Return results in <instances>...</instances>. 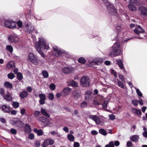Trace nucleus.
Here are the masks:
<instances>
[{
    "mask_svg": "<svg viewBox=\"0 0 147 147\" xmlns=\"http://www.w3.org/2000/svg\"><path fill=\"white\" fill-rule=\"evenodd\" d=\"M34 45L38 53L43 57L45 58V56L42 51L41 48L48 49L49 47L48 45H46L45 40L42 38H40L38 42H35Z\"/></svg>",
    "mask_w": 147,
    "mask_h": 147,
    "instance_id": "1",
    "label": "nucleus"
},
{
    "mask_svg": "<svg viewBox=\"0 0 147 147\" xmlns=\"http://www.w3.org/2000/svg\"><path fill=\"white\" fill-rule=\"evenodd\" d=\"M119 42L117 41L115 43L112 48L110 49L109 55L111 57L119 55Z\"/></svg>",
    "mask_w": 147,
    "mask_h": 147,
    "instance_id": "2",
    "label": "nucleus"
},
{
    "mask_svg": "<svg viewBox=\"0 0 147 147\" xmlns=\"http://www.w3.org/2000/svg\"><path fill=\"white\" fill-rule=\"evenodd\" d=\"M10 122L13 126L20 128H22L24 126L23 122L17 118H13L10 120Z\"/></svg>",
    "mask_w": 147,
    "mask_h": 147,
    "instance_id": "3",
    "label": "nucleus"
},
{
    "mask_svg": "<svg viewBox=\"0 0 147 147\" xmlns=\"http://www.w3.org/2000/svg\"><path fill=\"white\" fill-rule=\"evenodd\" d=\"M80 84L81 85L84 87L89 86L90 83V79L88 76H84L80 79Z\"/></svg>",
    "mask_w": 147,
    "mask_h": 147,
    "instance_id": "4",
    "label": "nucleus"
},
{
    "mask_svg": "<svg viewBox=\"0 0 147 147\" xmlns=\"http://www.w3.org/2000/svg\"><path fill=\"white\" fill-rule=\"evenodd\" d=\"M28 59L33 64L37 65L38 64V60L37 57L33 53H30L28 55Z\"/></svg>",
    "mask_w": 147,
    "mask_h": 147,
    "instance_id": "5",
    "label": "nucleus"
},
{
    "mask_svg": "<svg viewBox=\"0 0 147 147\" xmlns=\"http://www.w3.org/2000/svg\"><path fill=\"white\" fill-rule=\"evenodd\" d=\"M134 30L135 33L139 34V37H137V38L142 39L144 38V35L142 33L144 32V30L140 26L136 25Z\"/></svg>",
    "mask_w": 147,
    "mask_h": 147,
    "instance_id": "6",
    "label": "nucleus"
},
{
    "mask_svg": "<svg viewBox=\"0 0 147 147\" xmlns=\"http://www.w3.org/2000/svg\"><path fill=\"white\" fill-rule=\"evenodd\" d=\"M107 8L109 13L111 15L115 16L117 14V10L112 4L109 3L107 6Z\"/></svg>",
    "mask_w": 147,
    "mask_h": 147,
    "instance_id": "7",
    "label": "nucleus"
},
{
    "mask_svg": "<svg viewBox=\"0 0 147 147\" xmlns=\"http://www.w3.org/2000/svg\"><path fill=\"white\" fill-rule=\"evenodd\" d=\"M89 118L94 121L97 124H100L101 122L100 118L96 115H90Z\"/></svg>",
    "mask_w": 147,
    "mask_h": 147,
    "instance_id": "8",
    "label": "nucleus"
},
{
    "mask_svg": "<svg viewBox=\"0 0 147 147\" xmlns=\"http://www.w3.org/2000/svg\"><path fill=\"white\" fill-rule=\"evenodd\" d=\"M37 120L42 124H48L49 122L48 119L44 117H39L37 118Z\"/></svg>",
    "mask_w": 147,
    "mask_h": 147,
    "instance_id": "9",
    "label": "nucleus"
},
{
    "mask_svg": "<svg viewBox=\"0 0 147 147\" xmlns=\"http://www.w3.org/2000/svg\"><path fill=\"white\" fill-rule=\"evenodd\" d=\"M0 109L4 112L9 113L10 112L11 108L10 106L8 105H2L0 106Z\"/></svg>",
    "mask_w": 147,
    "mask_h": 147,
    "instance_id": "10",
    "label": "nucleus"
},
{
    "mask_svg": "<svg viewBox=\"0 0 147 147\" xmlns=\"http://www.w3.org/2000/svg\"><path fill=\"white\" fill-rule=\"evenodd\" d=\"M74 70V68L72 67H65L62 69L63 72L65 74H70Z\"/></svg>",
    "mask_w": 147,
    "mask_h": 147,
    "instance_id": "11",
    "label": "nucleus"
},
{
    "mask_svg": "<svg viewBox=\"0 0 147 147\" xmlns=\"http://www.w3.org/2000/svg\"><path fill=\"white\" fill-rule=\"evenodd\" d=\"M139 10L142 15L147 16V8L146 7L141 6L139 8Z\"/></svg>",
    "mask_w": 147,
    "mask_h": 147,
    "instance_id": "12",
    "label": "nucleus"
},
{
    "mask_svg": "<svg viewBox=\"0 0 147 147\" xmlns=\"http://www.w3.org/2000/svg\"><path fill=\"white\" fill-rule=\"evenodd\" d=\"M39 96L40 98L39 100V102L40 105H42L45 103V101L46 99V95L42 93L39 94Z\"/></svg>",
    "mask_w": 147,
    "mask_h": 147,
    "instance_id": "13",
    "label": "nucleus"
},
{
    "mask_svg": "<svg viewBox=\"0 0 147 147\" xmlns=\"http://www.w3.org/2000/svg\"><path fill=\"white\" fill-rule=\"evenodd\" d=\"M54 51L57 52L58 55H60L61 54H66V52L60 48H59L57 46H54L53 47Z\"/></svg>",
    "mask_w": 147,
    "mask_h": 147,
    "instance_id": "14",
    "label": "nucleus"
},
{
    "mask_svg": "<svg viewBox=\"0 0 147 147\" xmlns=\"http://www.w3.org/2000/svg\"><path fill=\"white\" fill-rule=\"evenodd\" d=\"M9 41L11 42L16 43L19 40V38L14 35H10L8 37Z\"/></svg>",
    "mask_w": 147,
    "mask_h": 147,
    "instance_id": "15",
    "label": "nucleus"
},
{
    "mask_svg": "<svg viewBox=\"0 0 147 147\" xmlns=\"http://www.w3.org/2000/svg\"><path fill=\"white\" fill-rule=\"evenodd\" d=\"M54 141L51 139L45 140L43 143V146H47L49 145H52L54 144Z\"/></svg>",
    "mask_w": 147,
    "mask_h": 147,
    "instance_id": "16",
    "label": "nucleus"
},
{
    "mask_svg": "<svg viewBox=\"0 0 147 147\" xmlns=\"http://www.w3.org/2000/svg\"><path fill=\"white\" fill-rule=\"evenodd\" d=\"M73 96L75 98H79L80 96V90L77 89L73 92Z\"/></svg>",
    "mask_w": 147,
    "mask_h": 147,
    "instance_id": "17",
    "label": "nucleus"
},
{
    "mask_svg": "<svg viewBox=\"0 0 147 147\" xmlns=\"http://www.w3.org/2000/svg\"><path fill=\"white\" fill-rule=\"evenodd\" d=\"M71 91V89L67 87L63 89L62 92V94L64 96H65L68 95Z\"/></svg>",
    "mask_w": 147,
    "mask_h": 147,
    "instance_id": "18",
    "label": "nucleus"
},
{
    "mask_svg": "<svg viewBox=\"0 0 147 147\" xmlns=\"http://www.w3.org/2000/svg\"><path fill=\"white\" fill-rule=\"evenodd\" d=\"M24 132L26 134H28L31 131L30 126L29 124H26L24 126Z\"/></svg>",
    "mask_w": 147,
    "mask_h": 147,
    "instance_id": "19",
    "label": "nucleus"
},
{
    "mask_svg": "<svg viewBox=\"0 0 147 147\" xmlns=\"http://www.w3.org/2000/svg\"><path fill=\"white\" fill-rule=\"evenodd\" d=\"M103 61V59L99 58H96L93 60V62L96 65H99L102 63Z\"/></svg>",
    "mask_w": 147,
    "mask_h": 147,
    "instance_id": "20",
    "label": "nucleus"
},
{
    "mask_svg": "<svg viewBox=\"0 0 147 147\" xmlns=\"http://www.w3.org/2000/svg\"><path fill=\"white\" fill-rule=\"evenodd\" d=\"M130 140L132 142H137L139 139V137L138 135H134L131 136L130 137Z\"/></svg>",
    "mask_w": 147,
    "mask_h": 147,
    "instance_id": "21",
    "label": "nucleus"
},
{
    "mask_svg": "<svg viewBox=\"0 0 147 147\" xmlns=\"http://www.w3.org/2000/svg\"><path fill=\"white\" fill-rule=\"evenodd\" d=\"M4 99L7 101H10L12 100V98L10 93H8L5 95L3 96Z\"/></svg>",
    "mask_w": 147,
    "mask_h": 147,
    "instance_id": "22",
    "label": "nucleus"
},
{
    "mask_svg": "<svg viewBox=\"0 0 147 147\" xmlns=\"http://www.w3.org/2000/svg\"><path fill=\"white\" fill-rule=\"evenodd\" d=\"M40 112L43 115L49 118L50 117L49 115L47 112L46 110L42 108H41Z\"/></svg>",
    "mask_w": 147,
    "mask_h": 147,
    "instance_id": "23",
    "label": "nucleus"
},
{
    "mask_svg": "<svg viewBox=\"0 0 147 147\" xmlns=\"http://www.w3.org/2000/svg\"><path fill=\"white\" fill-rule=\"evenodd\" d=\"M28 94L27 91H23L20 94L19 96L21 98L24 99L26 97Z\"/></svg>",
    "mask_w": 147,
    "mask_h": 147,
    "instance_id": "24",
    "label": "nucleus"
},
{
    "mask_svg": "<svg viewBox=\"0 0 147 147\" xmlns=\"http://www.w3.org/2000/svg\"><path fill=\"white\" fill-rule=\"evenodd\" d=\"M34 132L36 133L37 135L38 136H41L43 134V131L40 129L38 130L37 129L35 128L34 129Z\"/></svg>",
    "mask_w": 147,
    "mask_h": 147,
    "instance_id": "25",
    "label": "nucleus"
},
{
    "mask_svg": "<svg viewBox=\"0 0 147 147\" xmlns=\"http://www.w3.org/2000/svg\"><path fill=\"white\" fill-rule=\"evenodd\" d=\"M10 26H9V28L12 29H13L15 27L17 24V23L16 22L13 21H12L11 20H10Z\"/></svg>",
    "mask_w": 147,
    "mask_h": 147,
    "instance_id": "26",
    "label": "nucleus"
},
{
    "mask_svg": "<svg viewBox=\"0 0 147 147\" xmlns=\"http://www.w3.org/2000/svg\"><path fill=\"white\" fill-rule=\"evenodd\" d=\"M131 110L134 113L137 114L138 115H140L141 114V112L139 110L134 108H131Z\"/></svg>",
    "mask_w": 147,
    "mask_h": 147,
    "instance_id": "27",
    "label": "nucleus"
},
{
    "mask_svg": "<svg viewBox=\"0 0 147 147\" xmlns=\"http://www.w3.org/2000/svg\"><path fill=\"white\" fill-rule=\"evenodd\" d=\"M128 7L130 10L133 11H136L137 10L136 7L131 4L128 5Z\"/></svg>",
    "mask_w": 147,
    "mask_h": 147,
    "instance_id": "28",
    "label": "nucleus"
},
{
    "mask_svg": "<svg viewBox=\"0 0 147 147\" xmlns=\"http://www.w3.org/2000/svg\"><path fill=\"white\" fill-rule=\"evenodd\" d=\"M4 86L7 88H12V85L8 82H6L4 84Z\"/></svg>",
    "mask_w": 147,
    "mask_h": 147,
    "instance_id": "29",
    "label": "nucleus"
},
{
    "mask_svg": "<svg viewBox=\"0 0 147 147\" xmlns=\"http://www.w3.org/2000/svg\"><path fill=\"white\" fill-rule=\"evenodd\" d=\"M42 73L44 78H47L49 77V74L47 71H42Z\"/></svg>",
    "mask_w": 147,
    "mask_h": 147,
    "instance_id": "30",
    "label": "nucleus"
},
{
    "mask_svg": "<svg viewBox=\"0 0 147 147\" xmlns=\"http://www.w3.org/2000/svg\"><path fill=\"white\" fill-rule=\"evenodd\" d=\"M14 65V62L13 61H11L7 63V67L8 69H10Z\"/></svg>",
    "mask_w": 147,
    "mask_h": 147,
    "instance_id": "31",
    "label": "nucleus"
},
{
    "mask_svg": "<svg viewBox=\"0 0 147 147\" xmlns=\"http://www.w3.org/2000/svg\"><path fill=\"white\" fill-rule=\"evenodd\" d=\"M78 62L79 63L84 64L86 62V59L82 57L80 58L78 60Z\"/></svg>",
    "mask_w": 147,
    "mask_h": 147,
    "instance_id": "32",
    "label": "nucleus"
},
{
    "mask_svg": "<svg viewBox=\"0 0 147 147\" xmlns=\"http://www.w3.org/2000/svg\"><path fill=\"white\" fill-rule=\"evenodd\" d=\"M99 133L104 136H106L107 133L106 131L103 129H101L99 130Z\"/></svg>",
    "mask_w": 147,
    "mask_h": 147,
    "instance_id": "33",
    "label": "nucleus"
},
{
    "mask_svg": "<svg viewBox=\"0 0 147 147\" xmlns=\"http://www.w3.org/2000/svg\"><path fill=\"white\" fill-rule=\"evenodd\" d=\"M70 84L71 86L73 87H76L78 86L77 82L74 80H72L70 82Z\"/></svg>",
    "mask_w": 147,
    "mask_h": 147,
    "instance_id": "34",
    "label": "nucleus"
},
{
    "mask_svg": "<svg viewBox=\"0 0 147 147\" xmlns=\"http://www.w3.org/2000/svg\"><path fill=\"white\" fill-rule=\"evenodd\" d=\"M6 49L9 51L10 53H12L13 51V48L11 46L8 45L6 46Z\"/></svg>",
    "mask_w": 147,
    "mask_h": 147,
    "instance_id": "35",
    "label": "nucleus"
},
{
    "mask_svg": "<svg viewBox=\"0 0 147 147\" xmlns=\"http://www.w3.org/2000/svg\"><path fill=\"white\" fill-rule=\"evenodd\" d=\"M67 138L71 142H73L74 139V136L71 134H68L67 135Z\"/></svg>",
    "mask_w": 147,
    "mask_h": 147,
    "instance_id": "36",
    "label": "nucleus"
},
{
    "mask_svg": "<svg viewBox=\"0 0 147 147\" xmlns=\"http://www.w3.org/2000/svg\"><path fill=\"white\" fill-rule=\"evenodd\" d=\"M13 107L15 109L18 108L19 105V103L17 102H14L12 103Z\"/></svg>",
    "mask_w": 147,
    "mask_h": 147,
    "instance_id": "37",
    "label": "nucleus"
},
{
    "mask_svg": "<svg viewBox=\"0 0 147 147\" xmlns=\"http://www.w3.org/2000/svg\"><path fill=\"white\" fill-rule=\"evenodd\" d=\"M17 77L18 80H20L23 78L22 74L20 72L18 73L17 74Z\"/></svg>",
    "mask_w": 147,
    "mask_h": 147,
    "instance_id": "38",
    "label": "nucleus"
},
{
    "mask_svg": "<svg viewBox=\"0 0 147 147\" xmlns=\"http://www.w3.org/2000/svg\"><path fill=\"white\" fill-rule=\"evenodd\" d=\"M48 98L49 100H52L54 98V96L53 94L52 93H50L48 94Z\"/></svg>",
    "mask_w": 147,
    "mask_h": 147,
    "instance_id": "39",
    "label": "nucleus"
},
{
    "mask_svg": "<svg viewBox=\"0 0 147 147\" xmlns=\"http://www.w3.org/2000/svg\"><path fill=\"white\" fill-rule=\"evenodd\" d=\"M114 142L113 141L110 142L108 144L105 145V147H114Z\"/></svg>",
    "mask_w": 147,
    "mask_h": 147,
    "instance_id": "40",
    "label": "nucleus"
},
{
    "mask_svg": "<svg viewBox=\"0 0 147 147\" xmlns=\"http://www.w3.org/2000/svg\"><path fill=\"white\" fill-rule=\"evenodd\" d=\"M40 112L38 111H35L34 113V115L35 117H37L40 114Z\"/></svg>",
    "mask_w": 147,
    "mask_h": 147,
    "instance_id": "41",
    "label": "nucleus"
},
{
    "mask_svg": "<svg viewBox=\"0 0 147 147\" xmlns=\"http://www.w3.org/2000/svg\"><path fill=\"white\" fill-rule=\"evenodd\" d=\"M120 68L121 69H122L123 70V72H125V70L124 68V67L123 65V64L122 63V61L120 60Z\"/></svg>",
    "mask_w": 147,
    "mask_h": 147,
    "instance_id": "42",
    "label": "nucleus"
},
{
    "mask_svg": "<svg viewBox=\"0 0 147 147\" xmlns=\"http://www.w3.org/2000/svg\"><path fill=\"white\" fill-rule=\"evenodd\" d=\"M87 106V104L86 101H83L81 105V107L83 108Z\"/></svg>",
    "mask_w": 147,
    "mask_h": 147,
    "instance_id": "43",
    "label": "nucleus"
},
{
    "mask_svg": "<svg viewBox=\"0 0 147 147\" xmlns=\"http://www.w3.org/2000/svg\"><path fill=\"white\" fill-rule=\"evenodd\" d=\"M10 20H7L4 23V25L7 28H9V26H10Z\"/></svg>",
    "mask_w": 147,
    "mask_h": 147,
    "instance_id": "44",
    "label": "nucleus"
},
{
    "mask_svg": "<svg viewBox=\"0 0 147 147\" xmlns=\"http://www.w3.org/2000/svg\"><path fill=\"white\" fill-rule=\"evenodd\" d=\"M14 77V75L12 73H11L8 74V77L10 79H13Z\"/></svg>",
    "mask_w": 147,
    "mask_h": 147,
    "instance_id": "45",
    "label": "nucleus"
},
{
    "mask_svg": "<svg viewBox=\"0 0 147 147\" xmlns=\"http://www.w3.org/2000/svg\"><path fill=\"white\" fill-rule=\"evenodd\" d=\"M131 103L134 105L137 106L138 105V101L136 100H132Z\"/></svg>",
    "mask_w": 147,
    "mask_h": 147,
    "instance_id": "46",
    "label": "nucleus"
},
{
    "mask_svg": "<svg viewBox=\"0 0 147 147\" xmlns=\"http://www.w3.org/2000/svg\"><path fill=\"white\" fill-rule=\"evenodd\" d=\"M49 88L51 90H54L55 89V86L54 84H52L50 85Z\"/></svg>",
    "mask_w": 147,
    "mask_h": 147,
    "instance_id": "47",
    "label": "nucleus"
},
{
    "mask_svg": "<svg viewBox=\"0 0 147 147\" xmlns=\"http://www.w3.org/2000/svg\"><path fill=\"white\" fill-rule=\"evenodd\" d=\"M135 88L136 90V92L138 96H142V94L140 90L138 88Z\"/></svg>",
    "mask_w": 147,
    "mask_h": 147,
    "instance_id": "48",
    "label": "nucleus"
},
{
    "mask_svg": "<svg viewBox=\"0 0 147 147\" xmlns=\"http://www.w3.org/2000/svg\"><path fill=\"white\" fill-rule=\"evenodd\" d=\"M103 108L104 109H106L107 108V102H105L102 104Z\"/></svg>",
    "mask_w": 147,
    "mask_h": 147,
    "instance_id": "49",
    "label": "nucleus"
},
{
    "mask_svg": "<svg viewBox=\"0 0 147 147\" xmlns=\"http://www.w3.org/2000/svg\"><path fill=\"white\" fill-rule=\"evenodd\" d=\"M28 138L31 140H32L34 139V135L33 134H30L28 135Z\"/></svg>",
    "mask_w": 147,
    "mask_h": 147,
    "instance_id": "50",
    "label": "nucleus"
},
{
    "mask_svg": "<svg viewBox=\"0 0 147 147\" xmlns=\"http://www.w3.org/2000/svg\"><path fill=\"white\" fill-rule=\"evenodd\" d=\"M111 73L112 74H113L114 77L116 78L117 77V75L116 74V71L113 69H111Z\"/></svg>",
    "mask_w": 147,
    "mask_h": 147,
    "instance_id": "51",
    "label": "nucleus"
},
{
    "mask_svg": "<svg viewBox=\"0 0 147 147\" xmlns=\"http://www.w3.org/2000/svg\"><path fill=\"white\" fill-rule=\"evenodd\" d=\"M11 133L13 134H17V131L14 129H11L10 130Z\"/></svg>",
    "mask_w": 147,
    "mask_h": 147,
    "instance_id": "52",
    "label": "nucleus"
},
{
    "mask_svg": "<svg viewBox=\"0 0 147 147\" xmlns=\"http://www.w3.org/2000/svg\"><path fill=\"white\" fill-rule=\"evenodd\" d=\"M109 118L111 120H113L115 119V115L111 114L109 115Z\"/></svg>",
    "mask_w": 147,
    "mask_h": 147,
    "instance_id": "53",
    "label": "nucleus"
},
{
    "mask_svg": "<svg viewBox=\"0 0 147 147\" xmlns=\"http://www.w3.org/2000/svg\"><path fill=\"white\" fill-rule=\"evenodd\" d=\"M4 89L2 88H1L0 89V94L2 96H4Z\"/></svg>",
    "mask_w": 147,
    "mask_h": 147,
    "instance_id": "54",
    "label": "nucleus"
},
{
    "mask_svg": "<svg viewBox=\"0 0 147 147\" xmlns=\"http://www.w3.org/2000/svg\"><path fill=\"white\" fill-rule=\"evenodd\" d=\"M85 99L86 100H90L91 97L90 95H88L87 94H85Z\"/></svg>",
    "mask_w": 147,
    "mask_h": 147,
    "instance_id": "55",
    "label": "nucleus"
},
{
    "mask_svg": "<svg viewBox=\"0 0 147 147\" xmlns=\"http://www.w3.org/2000/svg\"><path fill=\"white\" fill-rule=\"evenodd\" d=\"M17 24L20 28L21 27L22 25V23L21 21H18Z\"/></svg>",
    "mask_w": 147,
    "mask_h": 147,
    "instance_id": "56",
    "label": "nucleus"
},
{
    "mask_svg": "<svg viewBox=\"0 0 147 147\" xmlns=\"http://www.w3.org/2000/svg\"><path fill=\"white\" fill-rule=\"evenodd\" d=\"M20 113L22 115H23L25 114V110L23 108L20 110Z\"/></svg>",
    "mask_w": 147,
    "mask_h": 147,
    "instance_id": "57",
    "label": "nucleus"
},
{
    "mask_svg": "<svg viewBox=\"0 0 147 147\" xmlns=\"http://www.w3.org/2000/svg\"><path fill=\"white\" fill-rule=\"evenodd\" d=\"M0 121L3 123H5L6 122L4 118L2 117L0 118Z\"/></svg>",
    "mask_w": 147,
    "mask_h": 147,
    "instance_id": "58",
    "label": "nucleus"
},
{
    "mask_svg": "<svg viewBox=\"0 0 147 147\" xmlns=\"http://www.w3.org/2000/svg\"><path fill=\"white\" fill-rule=\"evenodd\" d=\"M132 145V142L129 141H128L127 142V146L128 147H130Z\"/></svg>",
    "mask_w": 147,
    "mask_h": 147,
    "instance_id": "59",
    "label": "nucleus"
},
{
    "mask_svg": "<svg viewBox=\"0 0 147 147\" xmlns=\"http://www.w3.org/2000/svg\"><path fill=\"white\" fill-rule=\"evenodd\" d=\"M26 89L27 91L29 92H30L32 91V89L30 86L28 87Z\"/></svg>",
    "mask_w": 147,
    "mask_h": 147,
    "instance_id": "60",
    "label": "nucleus"
},
{
    "mask_svg": "<svg viewBox=\"0 0 147 147\" xmlns=\"http://www.w3.org/2000/svg\"><path fill=\"white\" fill-rule=\"evenodd\" d=\"M119 25H117V26H116V32L117 33H118V34H119Z\"/></svg>",
    "mask_w": 147,
    "mask_h": 147,
    "instance_id": "61",
    "label": "nucleus"
},
{
    "mask_svg": "<svg viewBox=\"0 0 147 147\" xmlns=\"http://www.w3.org/2000/svg\"><path fill=\"white\" fill-rule=\"evenodd\" d=\"M74 147H79L80 144L78 142H75L74 144Z\"/></svg>",
    "mask_w": 147,
    "mask_h": 147,
    "instance_id": "62",
    "label": "nucleus"
},
{
    "mask_svg": "<svg viewBox=\"0 0 147 147\" xmlns=\"http://www.w3.org/2000/svg\"><path fill=\"white\" fill-rule=\"evenodd\" d=\"M92 94V92L91 91H87L84 94H87L88 95H90Z\"/></svg>",
    "mask_w": 147,
    "mask_h": 147,
    "instance_id": "63",
    "label": "nucleus"
},
{
    "mask_svg": "<svg viewBox=\"0 0 147 147\" xmlns=\"http://www.w3.org/2000/svg\"><path fill=\"white\" fill-rule=\"evenodd\" d=\"M91 133L93 135H96L98 134L97 132L94 130L91 131Z\"/></svg>",
    "mask_w": 147,
    "mask_h": 147,
    "instance_id": "64",
    "label": "nucleus"
}]
</instances>
